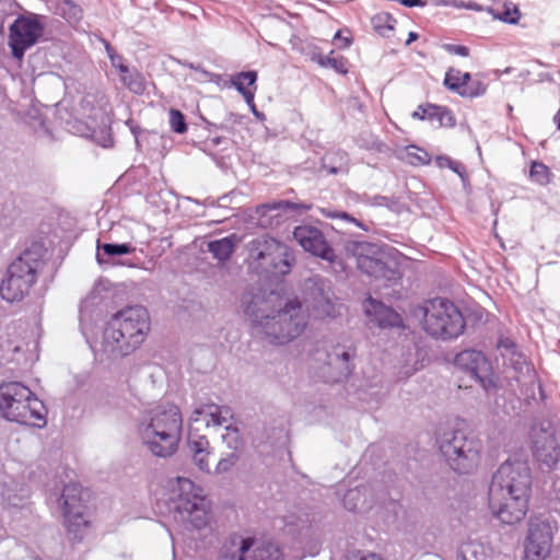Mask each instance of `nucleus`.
<instances>
[{"mask_svg": "<svg viewBox=\"0 0 560 560\" xmlns=\"http://www.w3.org/2000/svg\"><path fill=\"white\" fill-rule=\"evenodd\" d=\"M240 241L241 240L237 238L235 234H232L231 236L223 237L221 240L209 241L207 243V245H211V246H214V245H234L235 243H237Z\"/></svg>", "mask_w": 560, "mask_h": 560, "instance_id": "42", "label": "nucleus"}, {"mask_svg": "<svg viewBox=\"0 0 560 560\" xmlns=\"http://www.w3.org/2000/svg\"><path fill=\"white\" fill-rule=\"evenodd\" d=\"M238 459H240V453H236V452L226 453L225 455L222 456V458L217 464L214 472L215 474H224V472L230 471L236 465Z\"/></svg>", "mask_w": 560, "mask_h": 560, "instance_id": "38", "label": "nucleus"}, {"mask_svg": "<svg viewBox=\"0 0 560 560\" xmlns=\"http://www.w3.org/2000/svg\"><path fill=\"white\" fill-rule=\"evenodd\" d=\"M175 518L201 529L210 523V502L190 479L178 477L172 487Z\"/></svg>", "mask_w": 560, "mask_h": 560, "instance_id": "9", "label": "nucleus"}, {"mask_svg": "<svg viewBox=\"0 0 560 560\" xmlns=\"http://www.w3.org/2000/svg\"><path fill=\"white\" fill-rule=\"evenodd\" d=\"M357 347L350 339L329 345L322 374L328 383H340L349 378L355 368Z\"/></svg>", "mask_w": 560, "mask_h": 560, "instance_id": "13", "label": "nucleus"}, {"mask_svg": "<svg viewBox=\"0 0 560 560\" xmlns=\"http://www.w3.org/2000/svg\"><path fill=\"white\" fill-rule=\"evenodd\" d=\"M183 418L175 405L159 406L142 416L139 435L142 443L158 457H168L178 447Z\"/></svg>", "mask_w": 560, "mask_h": 560, "instance_id": "4", "label": "nucleus"}, {"mask_svg": "<svg viewBox=\"0 0 560 560\" xmlns=\"http://www.w3.org/2000/svg\"><path fill=\"white\" fill-rule=\"evenodd\" d=\"M293 237L299 245H326L323 232L311 224L296 226L293 231Z\"/></svg>", "mask_w": 560, "mask_h": 560, "instance_id": "27", "label": "nucleus"}, {"mask_svg": "<svg viewBox=\"0 0 560 560\" xmlns=\"http://www.w3.org/2000/svg\"><path fill=\"white\" fill-rule=\"evenodd\" d=\"M436 444L451 469L469 474L480 463L482 445L464 422L441 425L436 431Z\"/></svg>", "mask_w": 560, "mask_h": 560, "instance_id": "5", "label": "nucleus"}, {"mask_svg": "<svg viewBox=\"0 0 560 560\" xmlns=\"http://www.w3.org/2000/svg\"><path fill=\"white\" fill-rule=\"evenodd\" d=\"M499 348H503L505 350H511L512 353L514 354L515 345L511 340L505 339V340H500Z\"/></svg>", "mask_w": 560, "mask_h": 560, "instance_id": "46", "label": "nucleus"}, {"mask_svg": "<svg viewBox=\"0 0 560 560\" xmlns=\"http://www.w3.org/2000/svg\"><path fill=\"white\" fill-rule=\"evenodd\" d=\"M530 448L535 459L548 468H555L560 462V444L556 428L550 420L535 422L529 431Z\"/></svg>", "mask_w": 560, "mask_h": 560, "instance_id": "15", "label": "nucleus"}, {"mask_svg": "<svg viewBox=\"0 0 560 560\" xmlns=\"http://www.w3.org/2000/svg\"><path fill=\"white\" fill-rule=\"evenodd\" d=\"M0 412L7 420L24 425L40 429L47 423L44 402L20 382L0 385Z\"/></svg>", "mask_w": 560, "mask_h": 560, "instance_id": "6", "label": "nucleus"}, {"mask_svg": "<svg viewBox=\"0 0 560 560\" xmlns=\"http://www.w3.org/2000/svg\"><path fill=\"white\" fill-rule=\"evenodd\" d=\"M374 502V493L370 486H360L349 489L343 495V505L353 512L368 511Z\"/></svg>", "mask_w": 560, "mask_h": 560, "instance_id": "25", "label": "nucleus"}, {"mask_svg": "<svg viewBox=\"0 0 560 560\" xmlns=\"http://www.w3.org/2000/svg\"><path fill=\"white\" fill-rule=\"evenodd\" d=\"M455 365L467 372L472 378L479 382L485 388L491 383L489 378L490 363L482 354L477 350H465L459 352L454 360Z\"/></svg>", "mask_w": 560, "mask_h": 560, "instance_id": "20", "label": "nucleus"}, {"mask_svg": "<svg viewBox=\"0 0 560 560\" xmlns=\"http://www.w3.org/2000/svg\"><path fill=\"white\" fill-rule=\"evenodd\" d=\"M363 248L364 247H354L352 253L357 267L362 272L376 280H385L386 282H396L400 278L399 264L394 257L385 261L383 254L377 253L370 256L359 250Z\"/></svg>", "mask_w": 560, "mask_h": 560, "instance_id": "19", "label": "nucleus"}, {"mask_svg": "<svg viewBox=\"0 0 560 560\" xmlns=\"http://www.w3.org/2000/svg\"><path fill=\"white\" fill-rule=\"evenodd\" d=\"M411 117L428 120L436 127L452 128L456 125V118L450 108L432 103L420 104Z\"/></svg>", "mask_w": 560, "mask_h": 560, "instance_id": "23", "label": "nucleus"}, {"mask_svg": "<svg viewBox=\"0 0 560 560\" xmlns=\"http://www.w3.org/2000/svg\"><path fill=\"white\" fill-rule=\"evenodd\" d=\"M556 532L557 527L546 520H529L524 541L525 559L546 560L550 555Z\"/></svg>", "mask_w": 560, "mask_h": 560, "instance_id": "18", "label": "nucleus"}, {"mask_svg": "<svg viewBox=\"0 0 560 560\" xmlns=\"http://www.w3.org/2000/svg\"><path fill=\"white\" fill-rule=\"evenodd\" d=\"M552 174L547 165L542 162L534 161L529 170V178L532 182L546 186L551 182Z\"/></svg>", "mask_w": 560, "mask_h": 560, "instance_id": "36", "label": "nucleus"}, {"mask_svg": "<svg viewBox=\"0 0 560 560\" xmlns=\"http://www.w3.org/2000/svg\"><path fill=\"white\" fill-rule=\"evenodd\" d=\"M453 163V160L450 158V156H446V155H439L435 158V164L440 167V168H445V167H450Z\"/></svg>", "mask_w": 560, "mask_h": 560, "instance_id": "44", "label": "nucleus"}, {"mask_svg": "<svg viewBox=\"0 0 560 560\" xmlns=\"http://www.w3.org/2000/svg\"><path fill=\"white\" fill-rule=\"evenodd\" d=\"M241 307L254 334L276 346L299 338L307 327V316L298 299L283 301L273 289L253 285L242 294Z\"/></svg>", "mask_w": 560, "mask_h": 560, "instance_id": "1", "label": "nucleus"}, {"mask_svg": "<svg viewBox=\"0 0 560 560\" xmlns=\"http://www.w3.org/2000/svg\"><path fill=\"white\" fill-rule=\"evenodd\" d=\"M197 424L198 423H191L189 420V432L187 441L188 450L191 454L194 464L199 468V470L210 472V443L206 435L198 433L199 428Z\"/></svg>", "mask_w": 560, "mask_h": 560, "instance_id": "22", "label": "nucleus"}, {"mask_svg": "<svg viewBox=\"0 0 560 560\" xmlns=\"http://www.w3.org/2000/svg\"><path fill=\"white\" fill-rule=\"evenodd\" d=\"M405 159L412 166L428 165L432 160L427 150L415 144L405 148Z\"/></svg>", "mask_w": 560, "mask_h": 560, "instance_id": "35", "label": "nucleus"}, {"mask_svg": "<svg viewBox=\"0 0 560 560\" xmlns=\"http://www.w3.org/2000/svg\"><path fill=\"white\" fill-rule=\"evenodd\" d=\"M256 81H257V72L256 71L240 72L232 78V84L243 95L245 102L252 108H255L254 98H255V92L257 90Z\"/></svg>", "mask_w": 560, "mask_h": 560, "instance_id": "26", "label": "nucleus"}, {"mask_svg": "<svg viewBox=\"0 0 560 560\" xmlns=\"http://www.w3.org/2000/svg\"><path fill=\"white\" fill-rule=\"evenodd\" d=\"M44 31L45 26L39 15L35 13L19 15L9 26L8 46L12 57L21 62L26 50L39 42Z\"/></svg>", "mask_w": 560, "mask_h": 560, "instance_id": "12", "label": "nucleus"}, {"mask_svg": "<svg viewBox=\"0 0 560 560\" xmlns=\"http://www.w3.org/2000/svg\"><path fill=\"white\" fill-rule=\"evenodd\" d=\"M220 560H288L279 545L235 537L221 550Z\"/></svg>", "mask_w": 560, "mask_h": 560, "instance_id": "16", "label": "nucleus"}, {"mask_svg": "<svg viewBox=\"0 0 560 560\" xmlns=\"http://www.w3.org/2000/svg\"><path fill=\"white\" fill-rule=\"evenodd\" d=\"M96 245H97V246H101V245H102V244H101V242H100L98 240H97V242H96ZM104 245H107V244L105 243Z\"/></svg>", "mask_w": 560, "mask_h": 560, "instance_id": "55", "label": "nucleus"}, {"mask_svg": "<svg viewBox=\"0 0 560 560\" xmlns=\"http://www.w3.org/2000/svg\"><path fill=\"white\" fill-rule=\"evenodd\" d=\"M328 172H329V174H337L338 173V168L330 167Z\"/></svg>", "mask_w": 560, "mask_h": 560, "instance_id": "51", "label": "nucleus"}, {"mask_svg": "<svg viewBox=\"0 0 560 560\" xmlns=\"http://www.w3.org/2000/svg\"><path fill=\"white\" fill-rule=\"evenodd\" d=\"M400 3L404 4L405 7L412 8L420 5L422 2L421 0H400Z\"/></svg>", "mask_w": 560, "mask_h": 560, "instance_id": "47", "label": "nucleus"}, {"mask_svg": "<svg viewBox=\"0 0 560 560\" xmlns=\"http://www.w3.org/2000/svg\"><path fill=\"white\" fill-rule=\"evenodd\" d=\"M150 326V315L143 306H129L117 312L103 330L100 354L109 360L130 355L144 342Z\"/></svg>", "mask_w": 560, "mask_h": 560, "instance_id": "3", "label": "nucleus"}, {"mask_svg": "<svg viewBox=\"0 0 560 560\" xmlns=\"http://www.w3.org/2000/svg\"><path fill=\"white\" fill-rule=\"evenodd\" d=\"M170 126L171 129L176 133H184L187 131V124L185 121V116L178 109H170Z\"/></svg>", "mask_w": 560, "mask_h": 560, "instance_id": "39", "label": "nucleus"}, {"mask_svg": "<svg viewBox=\"0 0 560 560\" xmlns=\"http://www.w3.org/2000/svg\"><path fill=\"white\" fill-rule=\"evenodd\" d=\"M312 209V205L291 202L287 200L273 201L265 205H260L256 208V213L261 218L266 217L270 211L273 210H294V211H308Z\"/></svg>", "mask_w": 560, "mask_h": 560, "instance_id": "30", "label": "nucleus"}, {"mask_svg": "<svg viewBox=\"0 0 560 560\" xmlns=\"http://www.w3.org/2000/svg\"><path fill=\"white\" fill-rule=\"evenodd\" d=\"M487 12L490 13L493 19L499 20L501 22L508 23V24H516L518 23L522 13L512 1H505L502 4V10H495L494 8H488Z\"/></svg>", "mask_w": 560, "mask_h": 560, "instance_id": "29", "label": "nucleus"}, {"mask_svg": "<svg viewBox=\"0 0 560 560\" xmlns=\"http://www.w3.org/2000/svg\"><path fill=\"white\" fill-rule=\"evenodd\" d=\"M119 70L120 80L133 93H142L144 90L141 77L137 73H131L126 65H117Z\"/></svg>", "mask_w": 560, "mask_h": 560, "instance_id": "34", "label": "nucleus"}, {"mask_svg": "<svg viewBox=\"0 0 560 560\" xmlns=\"http://www.w3.org/2000/svg\"><path fill=\"white\" fill-rule=\"evenodd\" d=\"M353 245H370L369 243H360V242H355Z\"/></svg>", "mask_w": 560, "mask_h": 560, "instance_id": "53", "label": "nucleus"}, {"mask_svg": "<svg viewBox=\"0 0 560 560\" xmlns=\"http://www.w3.org/2000/svg\"><path fill=\"white\" fill-rule=\"evenodd\" d=\"M234 247H207V250H202L203 254H211L214 259L218 260V266L223 261L228 260Z\"/></svg>", "mask_w": 560, "mask_h": 560, "instance_id": "40", "label": "nucleus"}, {"mask_svg": "<svg viewBox=\"0 0 560 560\" xmlns=\"http://www.w3.org/2000/svg\"><path fill=\"white\" fill-rule=\"evenodd\" d=\"M334 51L328 56L314 54L312 60L323 68H332L336 72L346 74L348 72V61L345 57H334Z\"/></svg>", "mask_w": 560, "mask_h": 560, "instance_id": "33", "label": "nucleus"}, {"mask_svg": "<svg viewBox=\"0 0 560 560\" xmlns=\"http://www.w3.org/2000/svg\"><path fill=\"white\" fill-rule=\"evenodd\" d=\"M46 252V247H26L9 265L0 283V295L4 301L20 302L30 294L45 265Z\"/></svg>", "mask_w": 560, "mask_h": 560, "instance_id": "7", "label": "nucleus"}, {"mask_svg": "<svg viewBox=\"0 0 560 560\" xmlns=\"http://www.w3.org/2000/svg\"><path fill=\"white\" fill-rule=\"evenodd\" d=\"M470 79L469 72H463L459 69L456 68H450L444 77L443 84L452 92L457 93L460 95V92L463 91V88L465 86V83H467V80Z\"/></svg>", "mask_w": 560, "mask_h": 560, "instance_id": "32", "label": "nucleus"}, {"mask_svg": "<svg viewBox=\"0 0 560 560\" xmlns=\"http://www.w3.org/2000/svg\"><path fill=\"white\" fill-rule=\"evenodd\" d=\"M310 249L308 252L327 262V268H330L334 272L345 270L343 260L335 253L334 247H304Z\"/></svg>", "mask_w": 560, "mask_h": 560, "instance_id": "28", "label": "nucleus"}, {"mask_svg": "<svg viewBox=\"0 0 560 560\" xmlns=\"http://www.w3.org/2000/svg\"><path fill=\"white\" fill-rule=\"evenodd\" d=\"M416 316H421L423 329L434 338L453 339L458 337L465 322L457 306L443 298H435L424 302L415 311Z\"/></svg>", "mask_w": 560, "mask_h": 560, "instance_id": "8", "label": "nucleus"}, {"mask_svg": "<svg viewBox=\"0 0 560 560\" xmlns=\"http://www.w3.org/2000/svg\"><path fill=\"white\" fill-rule=\"evenodd\" d=\"M373 28L383 36H387L388 32L395 28L396 20L386 12H381L372 18Z\"/></svg>", "mask_w": 560, "mask_h": 560, "instance_id": "37", "label": "nucleus"}, {"mask_svg": "<svg viewBox=\"0 0 560 560\" xmlns=\"http://www.w3.org/2000/svg\"><path fill=\"white\" fill-rule=\"evenodd\" d=\"M448 168L456 173L460 178H464L466 176L465 166L459 162L453 161L452 165Z\"/></svg>", "mask_w": 560, "mask_h": 560, "instance_id": "45", "label": "nucleus"}, {"mask_svg": "<svg viewBox=\"0 0 560 560\" xmlns=\"http://www.w3.org/2000/svg\"><path fill=\"white\" fill-rule=\"evenodd\" d=\"M351 40L349 38H345V47H348L350 45Z\"/></svg>", "mask_w": 560, "mask_h": 560, "instance_id": "52", "label": "nucleus"}, {"mask_svg": "<svg viewBox=\"0 0 560 560\" xmlns=\"http://www.w3.org/2000/svg\"><path fill=\"white\" fill-rule=\"evenodd\" d=\"M66 3L70 5V9L73 11L74 15H81L82 10L80 7H78L77 4H74L73 2H71L69 0H66Z\"/></svg>", "mask_w": 560, "mask_h": 560, "instance_id": "48", "label": "nucleus"}, {"mask_svg": "<svg viewBox=\"0 0 560 560\" xmlns=\"http://www.w3.org/2000/svg\"><path fill=\"white\" fill-rule=\"evenodd\" d=\"M345 560H383L375 553L364 555L361 551H353L346 556Z\"/></svg>", "mask_w": 560, "mask_h": 560, "instance_id": "41", "label": "nucleus"}, {"mask_svg": "<svg viewBox=\"0 0 560 560\" xmlns=\"http://www.w3.org/2000/svg\"><path fill=\"white\" fill-rule=\"evenodd\" d=\"M233 411L228 406L217 404H203L195 408L190 416L191 423L205 422L207 428L224 427L225 432L222 434V442L230 452L241 453L243 441L237 427L232 424Z\"/></svg>", "mask_w": 560, "mask_h": 560, "instance_id": "10", "label": "nucleus"}, {"mask_svg": "<svg viewBox=\"0 0 560 560\" xmlns=\"http://www.w3.org/2000/svg\"><path fill=\"white\" fill-rule=\"evenodd\" d=\"M447 50L452 54H455V55H458L462 57H467L469 55L468 47H466L464 45H450L447 47Z\"/></svg>", "mask_w": 560, "mask_h": 560, "instance_id": "43", "label": "nucleus"}, {"mask_svg": "<svg viewBox=\"0 0 560 560\" xmlns=\"http://www.w3.org/2000/svg\"><path fill=\"white\" fill-rule=\"evenodd\" d=\"M417 38H418V34L415 32H410L406 44L409 45L411 42L416 40Z\"/></svg>", "mask_w": 560, "mask_h": 560, "instance_id": "49", "label": "nucleus"}, {"mask_svg": "<svg viewBox=\"0 0 560 560\" xmlns=\"http://www.w3.org/2000/svg\"><path fill=\"white\" fill-rule=\"evenodd\" d=\"M488 90V82L483 74L477 73L467 80L463 91L460 92L462 97L476 98L486 94Z\"/></svg>", "mask_w": 560, "mask_h": 560, "instance_id": "31", "label": "nucleus"}, {"mask_svg": "<svg viewBox=\"0 0 560 560\" xmlns=\"http://www.w3.org/2000/svg\"><path fill=\"white\" fill-rule=\"evenodd\" d=\"M532 489V472L526 460H506L493 474L488 505L492 515L503 524L521 522L527 511Z\"/></svg>", "mask_w": 560, "mask_h": 560, "instance_id": "2", "label": "nucleus"}, {"mask_svg": "<svg viewBox=\"0 0 560 560\" xmlns=\"http://www.w3.org/2000/svg\"><path fill=\"white\" fill-rule=\"evenodd\" d=\"M553 121L557 125L558 129L560 130V109L557 112V114L553 117Z\"/></svg>", "mask_w": 560, "mask_h": 560, "instance_id": "50", "label": "nucleus"}, {"mask_svg": "<svg viewBox=\"0 0 560 560\" xmlns=\"http://www.w3.org/2000/svg\"><path fill=\"white\" fill-rule=\"evenodd\" d=\"M59 505L63 512V524L68 536L72 540L80 541L88 528V521L84 518V505L81 498V487L77 483L65 486Z\"/></svg>", "mask_w": 560, "mask_h": 560, "instance_id": "17", "label": "nucleus"}, {"mask_svg": "<svg viewBox=\"0 0 560 560\" xmlns=\"http://www.w3.org/2000/svg\"><path fill=\"white\" fill-rule=\"evenodd\" d=\"M135 247H96V260L103 266H128L139 267V258H130L129 256Z\"/></svg>", "mask_w": 560, "mask_h": 560, "instance_id": "24", "label": "nucleus"}, {"mask_svg": "<svg viewBox=\"0 0 560 560\" xmlns=\"http://www.w3.org/2000/svg\"><path fill=\"white\" fill-rule=\"evenodd\" d=\"M249 268L266 279H280L288 275L295 261L292 247H252L248 254Z\"/></svg>", "mask_w": 560, "mask_h": 560, "instance_id": "11", "label": "nucleus"}, {"mask_svg": "<svg viewBox=\"0 0 560 560\" xmlns=\"http://www.w3.org/2000/svg\"><path fill=\"white\" fill-rule=\"evenodd\" d=\"M340 37H341V36H340V31H339V32H337V33H336V35H335V39H338V38H340Z\"/></svg>", "mask_w": 560, "mask_h": 560, "instance_id": "54", "label": "nucleus"}, {"mask_svg": "<svg viewBox=\"0 0 560 560\" xmlns=\"http://www.w3.org/2000/svg\"><path fill=\"white\" fill-rule=\"evenodd\" d=\"M305 300L314 316L319 319H334L340 315L341 305L329 280L318 276L308 278L304 283Z\"/></svg>", "mask_w": 560, "mask_h": 560, "instance_id": "14", "label": "nucleus"}, {"mask_svg": "<svg viewBox=\"0 0 560 560\" xmlns=\"http://www.w3.org/2000/svg\"><path fill=\"white\" fill-rule=\"evenodd\" d=\"M363 311L370 323L380 328H404V319L399 313L382 301L368 296L363 302Z\"/></svg>", "mask_w": 560, "mask_h": 560, "instance_id": "21", "label": "nucleus"}]
</instances>
